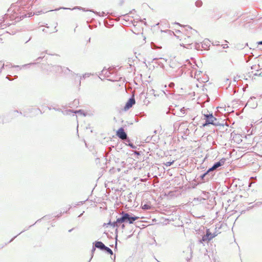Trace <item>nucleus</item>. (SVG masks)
<instances>
[{
  "instance_id": "5",
  "label": "nucleus",
  "mask_w": 262,
  "mask_h": 262,
  "mask_svg": "<svg viewBox=\"0 0 262 262\" xmlns=\"http://www.w3.org/2000/svg\"><path fill=\"white\" fill-rule=\"evenodd\" d=\"M224 160H220V162H218L215 163L214 165H213V167L210 168L209 169H208L207 170V172H206L204 174L203 177H204L207 174H208V172H209L210 171L214 170L216 169V168H217L219 167L222 166V165L224 164Z\"/></svg>"
},
{
  "instance_id": "1",
  "label": "nucleus",
  "mask_w": 262,
  "mask_h": 262,
  "mask_svg": "<svg viewBox=\"0 0 262 262\" xmlns=\"http://www.w3.org/2000/svg\"><path fill=\"white\" fill-rule=\"evenodd\" d=\"M197 36V31L187 27L182 29L181 35L179 37L183 46L186 47L192 45L195 41Z\"/></svg>"
},
{
  "instance_id": "4",
  "label": "nucleus",
  "mask_w": 262,
  "mask_h": 262,
  "mask_svg": "<svg viewBox=\"0 0 262 262\" xmlns=\"http://www.w3.org/2000/svg\"><path fill=\"white\" fill-rule=\"evenodd\" d=\"M116 136L117 137L122 140H125L127 137L124 129L123 128H119V129L117 130Z\"/></svg>"
},
{
  "instance_id": "13",
  "label": "nucleus",
  "mask_w": 262,
  "mask_h": 262,
  "mask_svg": "<svg viewBox=\"0 0 262 262\" xmlns=\"http://www.w3.org/2000/svg\"><path fill=\"white\" fill-rule=\"evenodd\" d=\"M258 45H262V41H259V42H258Z\"/></svg>"
},
{
  "instance_id": "2",
  "label": "nucleus",
  "mask_w": 262,
  "mask_h": 262,
  "mask_svg": "<svg viewBox=\"0 0 262 262\" xmlns=\"http://www.w3.org/2000/svg\"><path fill=\"white\" fill-rule=\"evenodd\" d=\"M204 119L206 120V122L203 124V126H206L208 124H214V121L216 120V119L213 117L212 114H204Z\"/></svg>"
},
{
  "instance_id": "7",
  "label": "nucleus",
  "mask_w": 262,
  "mask_h": 262,
  "mask_svg": "<svg viewBox=\"0 0 262 262\" xmlns=\"http://www.w3.org/2000/svg\"><path fill=\"white\" fill-rule=\"evenodd\" d=\"M123 216L121 218H118L117 219L116 222L115 223H113V226L114 227L115 226V224L117 223H120L121 224L123 222H124L126 219L128 218V213H122Z\"/></svg>"
},
{
  "instance_id": "9",
  "label": "nucleus",
  "mask_w": 262,
  "mask_h": 262,
  "mask_svg": "<svg viewBox=\"0 0 262 262\" xmlns=\"http://www.w3.org/2000/svg\"><path fill=\"white\" fill-rule=\"evenodd\" d=\"M139 217L138 216H134V217H130L129 216V215L128 214V218H127V221L128 222L129 224H133V222L138 219Z\"/></svg>"
},
{
  "instance_id": "11",
  "label": "nucleus",
  "mask_w": 262,
  "mask_h": 262,
  "mask_svg": "<svg viewBox=\"0 0 262 262\" xmlns=\"http://www.w3.org/2000/svg\"><path fill=\"white\" fill-rule=\"evenodd\" d=\"M103 250L106 251L107 252H108L109 254H110L111 255H112L113 254V251H112V250L110 248H109L108 247H106L105 248H104Z\"/></svg>"
},
{
  "instance_id": "12",
  "label": "nucleus",
  "mask_w": 262,
  "mask_h": 262,
  "mask_svg": "<svg viewBox=\"0 0 262 262\" xmlns=\"http://www.w3.org/2000/svg\"><path fill=\"white\" fill-rule=\"evenodd\" d=\"M173 163V161H172V162H167L165 164V165L166 166H169L171 165Z\"/></svg>"
},
{
  "instance_id": "6",
  "label": "nucleus",
  "mask_w": 262,
  "mask_h": 262,
  "mask_svg": "<svg viewBox=\"0 0 262 262\" xmlns=\"http://www.w3.org/2000/svg\"><path fill=\"white\" fill-rule=\"evenodd\" d=\"M135 103V100L134 98H132L131 99H129L127 103H126L124 107V110L125 111L129 109V108L132 107L133 105Z\"/></svg>"
},
{
  "instance_id": "8",
  "label": "nucleus",
  "mask_w": 262,
  "mask_h": 262,
  "mask_svg": "<svg viewBox=\"0 0 262 262\" xmlns=\"http://www.w3.org/2000/svg\"><path fill=\"white\" fill-rule=\"evenodd\" d=\"M95 246L98 248H100V249L103 250L105 249L106 247L104 246V245L101 242H96V244H95Z\"/></svg>"
},
{
  "instance_id": "10",
  "label": "nucleus",
  "mask_w": 262,
  "mask_h": 262,
  "mask_svg": "<svg viewBox=\"0 0 262 262\" xmlns=\"http://www.w3.org/2000/svg\"><path fill=\"white\" fill-rule=\"evenodd\" d=\"M142 209H143L144 210H148V209H150L151 206L149 205L145 204L142 206Z\"/></svg>"
},
{
  "instance_id": "3",
  "label": "nucleus",
  "mask_w": 262,
  "mask_h": 262,
  "mask_svg": "<svg viewBox=\"0 0 262 262\" xmlns=\"http://www.w3.org/2000/svg\"><path fill=\"white\" fill-rule=\"evenodd\" d=\"M217 234L216 233L212 234L210 232L209 229H207L206 231V234L203 236V238L202 240L204 242L210 241L213 238L216 237Z\"/></svg>"
}]
</instances>
